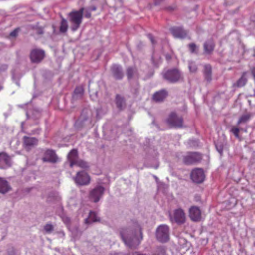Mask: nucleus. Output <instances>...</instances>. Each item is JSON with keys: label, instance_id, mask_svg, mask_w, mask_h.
Returning <instances> with one entry per match:
<instances>
[{"label": "nucleus", "instance_id": "obj_1", "mask_svg": "<svg viewBox=\"0 0 255 255\" xmlns=\"http://www.w3.org/2000/svg\"><path fill=\"white\" fill-rule=\"evenodd\" d=\"M120 233L125 244L130 248L137 247L143 238L141 228L137 223H135L134 229L122 228Z\"/></svg>", "mask_w": 255, "mask_h": 255}, {"label": "nucleus", "instance_id": "obj_2", "mask_svg": "<svg viewBox=\"0 0 255 255\" xmlns=\"http://www.w3.org/2000/svg\"><path fill=\"white\" fill-rule=\"evenodd\" d=\"M169 227L165 225L159 226L156 230V237L161 242H166L169 239Z\"/></svg>", "mask_w": 255, "mask_h": 255}, {"label": "nucleus", "instance_id": "obj_3", "mask_svg": "<svg viewBox=\"0 0 255 255\" xmlns=\"http://www.w3.org/2000/svg\"><path fill=\"white\" fill-rule=\"evenodd\" d=\"M166 122L171 127L181 128L183 126V120L182 117H179L175 113L172 112L167 119Z\"/></svg>", "mask_w": 255, "mask_h": 255}, {"label": "nucleus", "instance_id": "obj_4", "mask_svg": "<svg viewBox=\"0 0 255 255\" xmlns=\"http://www.w3.org/2000/svg\"><path fill=\"white\" fill-rule=\"evenodd\" d=\"M45 56L44 50L36 48L31 51L29 57L32 63H39L44 58Z\"/></svg>", "mask_w": 255, "mask_h": 255}, {"label": "nucleus", "instance_id": "obj_5", "mask_svg": "<svg viewBox=\"0 0 255 255\" xmlns=\"http://www.w3.org/2000/svg\"><path fill=\"white\" fill-rule=\"evenodd\" d=\"M88 167L87 162L81 160V185H86L90 183V177L86 172Z\"/></svg>", "mask_w": 255, "mask_h": 255}, {"label": "nucleus", "instance_id": "obj_6", "mask_svg": "<svg viewBox=\"0 0 255 255\" xmlns=\"http://www.w3.org/2000/svg\"><path fill=\"white\" fill-rule=\"evenodd\" d=\"M202 159V155L197 152L188 153L183 157V162L185 164L190 165L199 162Z\"/></svg>", "mask_w": 255, "mask_h": 255}, {"label": "nucleus", "instance_id": "obj_7", "mask_svg": "<svg viewBox=\"0 0 255 255\" xmlns=\"http://www.w3.org/2000/svg\"><path fill=\"white\" fill-rule=\"evenodd\" d=\"M170 219L171 221L174 220L178 224H183L186 220L185 214L180 208L176 209L174 211L173 215H170Z\"/></svg>", "mask_w": 255, "mask_h": 255}, {"label": "nucleus", "instance_id": "obj_8", "mask_svg": "<svg viewBox=\"0 0 255 255\" xmlns=\"http://www.w3.org/2000/svg\"><path fill=\"white\" fill-rule=\"evenodd\" d=\"M42 160L44 162L55 163L58 161V157L54 150L48 149L44 151Z\"/></svg>", "mask_w": 255, "mask_h": 255}, {"label": "nucleus", "instance_id": "obj_9", "mask_svg": "<svg viewBox=\"0 0 255 255\" xmlns=\"http://www.w3.org/2000/svg\"><path fill=\"white\" fill-rule=\"evenodd\" d=\"M190 176L192 181L197 183H201L203 182L205 177L203 170L200 168L193 170Z\"/></svg>", "mask_w": 255, "mask_h": 255}, {"label": "nucleus", "instance_id": "obj_10", "mask_svg": "<svg viewBox=\"0 0 255 255\" xmlns=\"http://www.w3.org/2000/svg\"><path fill=\"white\" fill-rule=\"evenodd\" d=\"M70 21L71 23V29L75 31L80 25V11H73L69 14Z\"/></svg>", "mask_w": 255, "mask_h": 255}, {"label": "nucleus", "instance_id": "obj_11", "mask_svg": "<svg viewBox=\"0 0 255 255\" xmlns=\"http://www.w3.org/2000/svg\"><path fill=\"white\" fill-rule=\"evenodd\" d=\"M164 77L169 81L174 83L179 80L180 73L177 69L170 70L164 73Z\"/></svg>", "mask_w": 255, "mask_h": 255}, {"label": "nucleus", "instance_id": "obj_12", "mask_svg": "<svg viewBox=\"0 0 255 255\" xmlns=\"http://www.w3.org/2000/svg\"><path fill=\"white\" fill-rule=\"evenodd\" d=\"M189 216L191 220L200 221L201 219V211L200 208L195 206L191 207L189 210Z\"/></svg>", "mask_w": 255, "mask_h": 255}, {"label": "nucleus", "instance_id": "obj_13", "mask_svg": "<svg viewBox=\"0 0 255 255\" xmlns=\"http://www.w3.org/2000/svg\"><path fill=\"white\" fill-rule=\"evenodd\" d=\"M104 191V188L102 186H98L92 191L90 194V198L94 202H97L102 196Z\"/></svg>", "mask_w": 255, "mask_h": 255}, {"label": "nucleus", "instance_id": "obj_14", "mask_svg": "<svg viewBox=\"0 0 255 255\" xmlns=\"http://www.w3.org/2000/svg\"><path fill=\"white\" fill-rule=\"evenodd\" d=\"M11 160L10 157L5 152L0 153V168H5L10 167Z\"/></svg>", "mask_w": 255, "mask_h": 255}, {"label": "nucleus", "instance_id": "obj_15", "mask_svg": "<svg viewBox=\"0 0 255 255\" xmlns=\"http://www.w3.org/2000/svg\"><path fill=\"white\" fill-rule=\"evenodd\" d=\"M38 140L35 137L24 136L23 138V146L27 150H30L32 147L37 145Z\"/></svg>", "mask_w": 255, "mask_h": 255}, {"label": "nucleus", "instance_id": "obj_16", "mask_svg": "<svg viewBox=\"0 0 255 255\" xmlns=\"http://www.w3.org/2000/svg\"><path fill=\"white\" fill-rule=\"evenodd\" d=\"M68 158L71 167L74 165L80 166V163L78 161V151L77 150L73 149L68 154Z\"/></svg>", "mask_w": 255, "mask_h": 255}, {"label": "nucleus", "instance_id": "obj_17", "mask_svg": "<svg viewBox=\"0 0 255 255\" xmlns=\"http://www.w3.org/2000/svg\"><path fill=\"white\" fill-rule=\"evenodd\" d=\"M173 35L176 38H184L187 35V32L181 27H175L171 29Z\"/></svg>", "mask_w": 255, "mask_h": 255}, {"label": "nucleus", "instance_id": "obj_18", "mask_svg": "<svg viewBox=\"0 0 255 255\" xmlns=\"http://www.w3.org/2000/svg\"><path fill=\"white\" fill-rule=\"evenodd\" d=\"M112 72L113 75V76L116 79H121L124 76L122 68L119 65H113L112 68Z\"/></svg>", "mask_w": 255, "mask_h": 255}, {"label": "nucleus", "instance_id": "obj_19", "mask_svg": "<svg viewBox=\"0 0 255 255\" xmlns=\"http://www.w3.org/2000/svg\"><path fill=\"white\" fill-rule=\"evenodd\" d=\"M168 95L165 90H161L155 92L153 95V99L155 102L163 101Z\"/></svg>", "mask_w": 255, "mask_h": 255}, {"label": "nucleus", "instance_id": "obj_20", "mask_svg": "<svg viewBox=\"0 0 255 255\" xmlns=\"http://www.w3.org/2000/svg\"><path fill=\"white\" fill-rule=\"evenodd\" d=\"M214 42L211 39L206 41L203 45L204 52L207 54H211L214 49Z\"/></svg>", "mask_w": 255, "mask_h": 255}, {"label": "nucleus", "instance_id": "obj_21", "mask_svg": "<svg viewBox=\"0 0 255 255\" xmlns=\"http://www.w3.org/2000/svg\"><path fill=\"white\" fill-rule=\"evenodd\" d=\"M11 189L8 182L4 178L0 177V193L5 194Z\"/></svg>", "mask_w": 255, "mask_h": 255}, {"label": "nucleus", "instance_id": "obj_22", "mask_svg": "<svg viewBox=\"0 0 255 255\" xmlns=\"http://www.w3.org/2000/svg\"><path fill=\"white\" fill-rule=\"evenodd\" d=\"M100 221V218L97 216L96 213L93 211H90L88 217L85 220L84 223L86 225L95 222Z\"/></svg>", "mask_w": 255, "mask_h": 255}, {"label": "nucleus", "instance_id": "obj_23", "mask_svg": "<svg viewBox=\"0 0 255 255\" xmlns=\"http://www.w3.org/2000/svg\"><path fill=\"white\" fill-rule=\"evenodd\" d=\"M246 74L247 73L246 72H243L240 78L237 81L236 83L233 84V86L237 87H242L244 86L247 82Z\"/></svg>", "mask_w": 255, "mask_h": 255}, {"label": "nucleus", "instance_id": "obj_24", "mask_svg": "<svg viewBox=\"0 0 255 255\" xmlns=\"http://www.w3.org/2000/svg\"><path fill=\"white\" fill-rule=\"evenodd\" d=\"M204 74L206 80L210 82L212 79V68L210 65H205Z\"/></svg>", "mask_w": 255, "mask_h": 255}, {"label": "nucleus", "instance_id": "obj_25", "mask_svg": "<svg viewBox=\"0 0 255 255\" xmlns=\"http://www.w3.org/2000/svg\"><path fill=\"white\" fill-rule=\"evenodd\" d=\"M116 104L117 107L121 110L125 106V101L123 97L119 95H117L116 96Z\"/></svg>", "mask_w": 255, "mask_h": 255}, {"label": "nucleus", "instance_id": "obj_26", "mask_svg": "<svg viewBox=\"0 0 255 255\" xmlns=\"http://www.w3.org/2000/svg\"><path fill=\"white\" fill-rule=\"evenodd\" d=\"M250 114H245L242 116H241L240 118L239 119L238 122H237V125H239L240 124L242 123H245L247 121H249V120L250 118Z\"/></svg>", "mask_w": 255, "mask_h": 255}, {"label": "nucleus", "instance_id": "obj_27", "mask_svg": "<svg viewBox=\"0 0 255 255\" xmlns=\"http://www.w3.org/2000/svg\"><path fill=\"white\" fill-rule=\"evenodd\" d=\"M68 27L67 21L64 19H62L60 26V31L62 33L66 32L67 30Z\"/></svg>", "mask_w": 255, "mask_h": 255}, {"label": "nucleus", "instance_id": "obj_28", "mask_svg": "<svg viewBox=\"0 0 255 255\" xmlns=\"http://www.w3.org/2000/svg\"><path fill=\"white\" fill-rule=\"evenodd\" d=\"M136 69L131 67H128L127 69V72H126L127 76L128 77V79H131L133 77V75L136 72Z\"/></svg>", "mask_w": 255, "mask_h": 255}, {"label": "nucleus", "instance_id": "obj_29", "mask_svg": "<svg viewBox=\"0 0 255 255\" xmlns=\"http://www.w3.org/2000/svg\"><path fill=\"white\" fill-rule=\"evenodd\" d=\"M230 132L238 139H240L239 135L240 129L236 126H233L231 127Z\"/></svg>", "mask_w": 255, "mask_h": 255}, {"label": "nucleus", "instance_id": "obj_30", "mask_svg": "<svg viewBox=\"0 0 255 255\" xmlns=\"http://www.w3.org/2000/svg\"><path fill=\"white\" fill-rule=\"evenodd\" d=\"M165 250L162 249L161 250V253L158 254H154L153 255H164L165 254ZM128 255H146L145 254L142 253L140 252H135L132 254V255L129 254Z\"/></svg>", "mask_w": 255, "mask_h": 255}, {"label": "nucleus", "instance_id": "obj_31", "mask_svg": "<svg viewBox=\"0 0 255 255\" xmlns=\"http://www.w3.org/2000/svg\"><path fill=\"white\" fill-rule=\"evenodd\" d=\"M89 9L88 10L84 11L83 8H81V19L83 15L87 18H90L91 17V13Z\"/></svg>", "mask_w": 255, "mask_h": 255}, {"label": "nucleus", "instance_id": "obj_32", "mask_svg": "<svg viewBox=\"0 0 255 255\" xmlns=\"http://www.w3.org/2000/svg\"><path fill=\"white\" fill-rule=\"evenodd\" d=\"M189 70L191 72H195L197 71V68L194 62H191L189 63L188 66Z\"/></svg>", "mask_w": 255, "mask_h": 255}, {"label": "nucleus", "instance_id": "obj_33", "mask_svg": "<svg viewBox=\"0 0 255 255\" xmlns=\"http://www.w3.org/2000/svg\"><path fill=\"white\" fill-rule=\"evenodd\" d=\"M44 229L47 233H49L53 230L54 227L52 224H47L45 225Z\"/></svg>", "mask_w": 255, "mask_h": 255}, {"label": "nucleus", "instance_id": "obj_34", "mask_svg": "<svg viewBox=\"0 0 255 255\" xmlns=\"http://www.w3.org/2000/svg\"><path fill=\"white\" fill-rule=\"evenodd\" d=\"M189 50L191 53H194L196 50V45L194 43H190L188 45Z\"/></svg>", "mask_w": 255, "mask_h": 255}, {"label": "nucleus", "instance_id": "obj_35", "mask_svg": "<svg viewBox=\"0 0 255 255\" xmlns=\"http://www.w3.org/2000/svg\"><path fill=\"white\" fill-rule=\"evenodd\" d=\"M19 31V28H16V29H14L13 31H12L10 33V36L11 37H15L17 36Z\"/></svg>", "mask_w": 255, "mask_h": 255}, {"label": "nucleus", "instance_id": "obj_36", "mask_svg": "<svg viewBox=\"0 0 255 255\" xmlns=\"http://www.w3.org/2000/svg\"><path fill=\"white\" fill-rule=\"evenodd\" d=\"M80 175V171L77 172L76 177L74 178L75 181L77 184H80V178L79 175Z\"/></svg>", "mask_w": 255, "mask_h": 255}, {"label": "nucleus", "instance_id": "obj_37", "mask_svg": "<svg viewBox=\"0 0 255 255\" xmlns=\"http://www.w3.org/2000/svg\"><path fill=\"white\" fill-rule=\"evenodd\" d=\"M148 38L150 39L152 44H154L155 43V41L154 40V37L151 34H148L147 35Z\"/></svg>", "mask_w": 255, "mask_h": 255}, {"label": "nucleus", "instance_id": "obj_38", "mask_svg": "<svg viewBox=\"0 0 255 255\" xmlns=\"http://www.w3.org/2000/svg\"><path fill=\"white\" fill-rule=\"evenodd\" d=\"M44 33L43 29L42 28H38L36 30V33L38 35L43 34Z\"/></svg>", "mask_w": 255, "mask_h": 255}, {"label": "nucleus", "instance_id": "obj_39", "mask_svg": "<svg viewBox=\"0 0 255 255\" xmlns=\"http://www.w3.org/2000/svg\"><path fill=\"white\" fill-rule=\"evenodd\" d=\"M216 148H217L218 151L221 155L223 152V147H218L217 146H216Z\"/></svg>", "mask_w": 255, "mask_h": 255}, {"label": "nucleus", "instance_id": "obj_40", "mask_svg": "<svg viewBox=\"0 0 255 255\" xmlns=\"http://www.w3.org/2000/svg\"><path fill=\"white\" fill-rule=\"evenodd\" d=\"M88 9L90 11H95L96 10V7L95 6H92L90 7Z\"/></svg>", "mask_w": 255, "mask_h": 255}, {"label": "nucleus", "instance_id": "obj_41", "mask_svg": "<svg viewBox=\"0 0 255 255\" xmlns=\"http://www.w3.org/2000/svg\"><path fill=\"white\" fill-rule=\"evenodd\" d=\"M2 66L3 67V69L4 70L6 69L7 68V66L6 65H3Z\"/></svg>", "mask_w": 255, "mask_h": 255}, {"label": "nucleus", "instance_id": "obj_42", "mask_svg": "<svg viewBox=\"0 0 255 255\" xmlns=\"http://www.w3.org/2000/svg\"><path fill=\"white\" fill-rule=\"evenodd\" d=\"M78 89L76 88V89L75 90L74 93H75V94L77 93H78Z\"/></svg>", "mask_w": 255, "mask_h": 255}, {"label": "nucleus", "instance_id": "obj_43", "mask_svg": "<svg viewBox=\"0 0 255 255\" xmlns=\"http://www.w3.org/2000/svg\"><path fill=\"white\" fill-rule=\"evenodd\" d=\"M77 123H78V121H76V122H75V126H76V125L77 124Z\"/></svg>", "mask_w": 255, "mask_h": 255}, {"label": "nucleus", "instance_id": "obj_44", "mask_svg": "<svg viewBox=\"0 0 255 255\" xmlns=\"http://www.w3.org/2000/svg\"><path fill=\"white\" fill-rule=\"evenodd\" d=\"M253 96L255 97V91H254V94L253 95Z\"/></svg>", "mask_w": 255, "mask_h": 255}]
</instances>
